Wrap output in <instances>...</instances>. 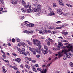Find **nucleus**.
<instances>
[{"label": "nucleus", "mask_w": 73, "mask_h": 73, "mask_svg": "<svg viewBox=\"0 0 73 73\" xmlns=\"http://www.w3.org/2000/svg\"><path fill=\"white\" fill-rule=\"evenodd\" d=\"M58 56L59 57H61L63 56L64 54H66V55L64 56L63 58L64 60H66L67 58L70 59L71 57L70 56H72V55L70 53H67V50L66 49L63 50L61 52H58Z\"/></svg>", "instance_id": "1"}, {"label": "nucleus", "mask_w": 73, "mask_h": 73, "mask_svg": "<svg viewBox=\"0 0 73 73\" xmlns=\"http://www.w3.org/2000/svg\"><path fill=\"white\" fill-rule=\"evenodd\" d=\"M33 43L35 45L39 46L38 50H41V42L37 39H34L33 40Z\"/></svg>", "instance_id": "2"}, {"label": "nucleus", "mask_w": 73, "mask_h": 73, "mask_svg": "<svg viewBox=\"0 0 73 73\" xmlns=\"http://www.w3.org/2000/svg\"><path fill=\"white\" fill-rule=\"evenodd\" d=\"M67 48H68V49H66L67 50V53H69L68 52H69L70 50H71L73 53V48H72V46H71L70 47L67 46Z\"/></svg>", "instance_id": "3"}, {"label": "nucleus", "mask_w": 73, "mask_h": 73, "mask_svg": "<svg viewBox=\"0 0 73 73\" xmlns=\"http://www.w3.org/2000/svg\"><path fill=\"white\" fill-rule=\"evenodd\" d=\"M23 32L28 34V35H33V32L32 31H29L28 30H25L23 31Z\"/></svg>", "instance_id": "4"}, {"label": "nucleus", "mask_w": 73, "mask_h": 73, "mask_svg": "<svg viewBox=\"0 0 73 73\" xmlns=\"http://www.w3.org/2000/svg\"><path fill=\"white\" fill-rule=\"evenodd\" d=\"M37 70H38V71H40L41 73H46V72L47 71V69H46V68L45 69L44 72L43 71V70H42L41 68H37Z\"/></svg>", "instance_id": "5"}, {"label": "nucleus", "mask_w": 73, "mask_h": 73, "mask_svg": "<svg viewBox=\"0 0 73 73\" xmlns=\"http://www.w3.org/2000/svg\"><path fill=\"white\" fill-rule=\"evenodd\" d=\"M42 29L44 31V32L45 33H50L51 32V31L49 30H46V28L44 27H42Z\"/></svg>", "instance_id": "6"}, {"label": "nucleus", "mask_w": 73, "mask_h": 73, "mask_svg": "<svg viewBox=\"0 0 73 73\" xmlns=\"http://www.w3.org/2000/svg\"><path fill=\"white\" fill-rule=\"evenodd\" d=\"M57 13L59 15H63L64 14L63 12H62L61 10L60 9H58L57 10Z\"/></svg>", "instance_id": "7"}, {"label": "nucleus", "mask_w": 73, "mask_h": 73, "mask_svg": "<svg viewBox=\"0 0 73 73\" xmlns=\"http://www.w3.org/2000/svg\"><path fill=\"white\" fill-rule=\"evenodd\" d=\"M14 61H17L18 63L19 64H20V61H21V59L20 58H17V59H13Z\"/></svg>", "instance_id": "8"}, {"label": "nucleus", "mask_w": 73, "mask_h": 73, "mask_svg": "<svg viewBox=\"0 0 73 73\" xmlns=\"http://www.w3.org/2000/svg\"><path fill=\"white\" fill-rule=\"evenodd\" d=\"M32 52L33 54L34 55H36V52H37V48H34L33 49V50L32 51Z\"/></svg>", "instance_id": "9"}, {"label": "nucleus", "mask_w": 73, "mask_h": 73, "mask_svg": "<svg viewBox=\"0 0 73 73\" xmlns=\"http://www.w3.org/2000/svg\"><path fill=\"white\" fill-rule=\"evenodd\" d=\"M19 46H23V47H25V45L24 43H19L18 44Z\"/></svg>", "instance_id": "10"}, {"label": "nucleus", "mask_w": 73, "mask_h": 73, "mask_svg": "<svg viewBox=\"0 0 73 73\" xmlns=\"http://www.w3.org/2000/svg\"><path fill=\"white\" fill-rule=\"evenodd\" d=\"M58 47H60L61 48L62 46H63V44H62L61 42H58Z\"/></svg>", "instance_id": "11"}, {"label": "nucleus", "mask_w": 73, "mask_h": 73, "mask_svg": "<svg viewBox=\"0 0 73 73\" xmlns=\"http://www.w3.org/2000/svg\"><path fill=\"white\" fill-rule=\"evenodd\" d=\"M2 68L3 70V72L4 73H5L7 72V70L5 69V68L4 66H3Z\"/></svg>", "instance_id": "12"}, {"label": "nucleus", "mask_w": 73, "mask_h": 73, "mask_svg": "<svg viewBox=\"0 0 73 73\" xmlns=\"http://www.w3.org/2000/svg\"><path fill=\"white\" fill-rule=\"evenodd\" d=\"M24 7H25V8H29V9H31V5L29 4L27 5H25Z\"/></svg>", "instance_id": "13"}, {"label": "nucleus", "mask_w": 73, "mask_h": 73, "mask_svg": "<svg viewBox=\"0 0 73 73\" xmlns=\"http://www.w3.org/2000/svg\"><path fill=\"white\" fill-rule=\"evenodd\" d=\"M55 13L54 12V11H50V16H53L54 15Z\"/></svg>", "instance_id": "14"}, {"label": "nucleus", "mask_w": 73, "mask_h": 73, "mask_svg": "<svg viewBox=\"0 0 73 73\" xmlns=\"http://www.w3.org/2000/svg\"><path fill=\"white\" fill-rule=\"evenodd\" d=\"M37 8L39 10L41 9V5H40L39 4L37 6Z\"/></svg>", "instance_id": "15"}, {"label": "nucleus", "mask_w": 73, "mask_h": 73, "mask_svg": "<svg viewBox=\"0 0 73 73\" xmlns=\"http://www.w3.org/2000/svg\"><path fill=\"white\" fill-rule=\"evenodd\" d=\"M42 52H43L44 55H45V54L48 53V51L46 50H43Z\"/></svg>", "instance_id": "16"}, {"label": "nucleus", "mask_w": 73, "mask_h": 73, "mask_svg": "<svg viewBox=\"0 0 73 73\" xmlns=\"http://www.w3.org/2000/svg\"><path fill=\"white\" fill-rule=\"evenodd\" d=\"M52 64V63H48L46 66V68H47V69H48V68H49V66H50V65H51V64Z\"/></svg>", "instance_id": "17"}, {"label": "nucleus", "mask_w": 73, "mask_h": 73, "mask_svg": "<svg viewBox=\"0 0 73 73\" xmlns=\"http://www.w3.org/2000/svg\"><path fill=\"white\" fill-rule=\"evenodd\" d=\"M34 9V12H38V9L37 8H35Z\"/></svg>", "instance_id": "18"}, {"label": "nucleus", "mask_w": 73, "mask_h": 73, "mask_svg": "<svg viewBox=\"0 0 73 73\" xmlns=\"http://www.w3.org/2000/svg\"><path fill=\"white\" fill-rule=\"evenodd\" d=\"M39 33L40 34H41L42 35H44V31L42 30H41L39 31Z\"/></svg>", "instance_id": "19"}, {"label": "nucleus", "mask_w": 73, "mask_h": 73, "mask_svg": "<svg viewBox=\"0 0 73 73\" xmlns=\"http://www.w3.org/2000/svg\"><path fill=\"white\" fill-rule=\"evenodd\" d=\"M11 3L13 4H16L17 3V1H13L11 2Z\"/></svg>", "instance_id": "20"}, {"label": "nucleus", "mask_w": 73, "mask_h": 73, "mask_svg": "<svg viewBox=\"0 0 73 73\" xmlns=\"http://www.w3.org/2000/svg\"><path fill=\"white\" fill-rule=\"evenodd\" d=\"M22 3L24 6V5H25V4H26L25 1L24 0H22Z\"/></svg>", "instance_id": "21"}, {"label": "nucleus", "mask_w": 73, "mask_h": 73, "mask_svg": "<svg viewBox=\"0 0 73 73\" xmlns=\"http://www.w3.org/2000/svg\"><path fill=\"white\" fill-rule=\"evenodd\" d=\"M21 10L23 12H26V10L24 8H22Z\"/></svg>", "instance_id": "22"}, {"label": "nucleus", "mask_w": 73, "mask_h": 73, "mask_svg": "<svg viewBox=\"0 0 73 73\" xmlns=\"http://www.w3.org/2000/svg\"><path fill=\"white\" fill-rule=\"evenodd\" d=\"M26 59H28V60H29L30 61H32V59H31L30 58H28V57H25Z\"/></svg>", "instance_id": "23"}, {"label": "nucleus", "mask_w": 73, "mask_h": 73, "mask_svg": "<svg viewBox=\"0 0 73 73\" xmlns=\"http://www.w3.org/2000/svg\"><path fill=\"white\" fill-rule=\"evenodd\" d=\"M34 24H32V23H30L29 24V27H34Z\"/></svg>", "instance_id": "24"}, {"label": "nucleus", "mask_w": 73, "mask_h": 73, "mask_svg": "<svg viewBox=\"0 0 73 73\" xmlns=\"http://www.w3.org/2000/svg\"><path fill=\"white\" fill-rule=\"evenodd\" d=\"M69 65L71 67H73V63L72 62H70L69 63Z\"/></svg>", "instance_id": "25"}, {"label": "nucleus", "mask_w": 73, "mask_h": 73, "mask_svg": "<svg viewBox=\"0 0 73 73\" xmlns=\"http://www.w3.org/2000/svg\"><path fill=\"white\" fill-rule=\"evenodd\" d=\"M66 5L68 7H73V5H69V4H66Z\"/></svg>", "instance_id": "26"}, {"label": "nucleus", "mask_w": 73, "mask_h": 73, "mask_svg": "<svg viewBox=\"0 0 73 73\" xmlns=\"http://www.w3.org/2000/svg\"><path fill=\"white\" fill-rule=\"evenodd\" d=\"M57 32V31H52L51 33H52L53 34H55V33H56Z\"/></svg>", "instance_id": "27"}, {"label": "nucleus", "mask_w": 73, "mask_h": 73, "mask_svg": "<svg viewBox=\"0 0 73 73\" xmlns=\"http://www.w3.org/2000/svg\"><path fill=\"white\" fill-rule=\"evenodd\" d=\"M33 70L35 72H37V70L34 67H33Z\"/></svg>", "instance_id": "28"}, {"label": "nucleus", "mask_w": 73, "mask_h": 73, "mask_svg": "<svg viewBox=\"0 0 73 73\" xmlns=\"http://www.w3.org/2000/svg\"><path fill=\"white\" fill-rule=\"evenodd\" d=\"M42 12L43 13H44L45 14V13H46V10H42Z\"/></svg>", "instance_id": "29"}, {"label": "nucleus", "mask_w": 73, "mask_h": 73, "mask_svg": "<svg viewBox=\"0 0 73 73\" xmlns=\"http://www.w3.org/2000/svg\"><path fill=\"white\" fill-rule=\"evenodd\" d=\"M27 12L28 13H30V12H31V9H29L27 10Z\"/></svg>", "instance_id": "30"}, {"label": "nucleus", "mask_w": 73, "mask_h": 73, "mask_svg": "<svg viewBox=\"0 0 73 73\" xmlns=\"http://www.w3.org/2000/svg\"><path fill=\"white\" fill-rule=\"evenodd\" d=\"M53 5L54 7H57V5L56 3H53Z\"/></svg>", "instance_id": "31"}, {"label": "nucleus", "mask_w": 73, "mask_h": 73, "mask_svg": "<svg viewBox=\"0 0 73 73\" xmlns=\"http://www.w3.org/2000/svg\"><path fill=\"white\" fill-rule=\"evenodd\" d=\"M28 43V44L30 45H32V43L31 42H30L29 41H27Z\"/></svg>", "instance_id": "32"}, {"label": "nucleus", "mask_w": 73, "mask_h": 73, "mask_svg": "<svg viewBox=\"0 0 73 73\" xmlns=\"http://www.w3.org/2000/svg\"><path fill=\"white\" fill-rule=\"evenodd\" d=\"M48 40L50 41V42H51L52 43L53 42V40L52 39H51L49 38L48 39Z\"/></svg>", "instance_id": "33"}, {"label": "nucleus", "mask_w": 73, "mask_h": 73, "mask_svg": "<svg viewBox=\"0 0 73 73\" xmlns=\"http://www.w3.org/2000/svg\"><path fill=\"white\" fill-rule=\"evenodd\" d=\"M44 49H46V50H48V47L46 46H44Z\"/></svg>", "instance_id": "34"}, {"label": "nucleus", "mask_w": 73, "mask_h": 73, "mask_svg": "<svg viewBox=\"0 0 73 73\" xmlns=\"http://www.w3.org/2000/svg\"><path fill=\"white\" fill-rule=\"evenodd\" d=\"M29 49L30 51H31V52H32L33 50V48L31 47H29Z\"/></svg>", "instance_id": "35"}, {"label": "nucleus", "mask_w": 73, "mask_h": 73, "mask_svg": "<svg viewBox=\"0 0 73 73\" xmlns=\"http://www.w3.org/2000/svg\"><path fill=\"white\" fill-rule=\"evenodd\" d=\"M35 12L34 9L33 8L32 9H31V12Z\"/></svg>", "instance_id": "36"}, {"label": "nucleus", "mask_w": 73, "mask_h": 73, "mask_svg": "<svg viewBox=\"0 0 73 73\" xmlns=\"http://www.w3.org/2000/svg\"><path fill=\"white\" fill-rule=\"evenodd\" d=\"M24 16H22L20 18V19H21V20H23V19H24Z\"/></svg>", "instance_id": "37"}, {"label": "nucleus", "mask_w": 73, "mask_h": 73, "mask_svg": "<svg viewBox=\"0 0 73 73\" xmlns=\"http://www.w3.org/2000/svg\"><path fill=\"white\" fill-rule=\"evenodd\" d=\"M41 50H38L37 49L36 50V52H38V53H41Z\"/></svg>", "instance_id": "38"}, {"label": "nucleus", "mask_w": 73, "mask_h": 73, "mask_svg": "<svg viewBox=\"0 0 73 73\" xmlns=\"http://www.w3.org/2000/svg\"><path fill=\"white\" fill-rule=\"evenodd\" d=\"M3 61H5V62H6L9 63V61L8 60H5L4 59H3Z\"/></svg>", "instance_id": "39"}, {"label": "nucleus", "mask_w": 73, "mask_h": 73, "mask_svg": "<svg viewBox=\"0 0 73 73\" xmlns=\"http://www.w3.org/2000/svg\"><path fill=\"white\" fill-rule=\"evenodd\" d=\"M48 28L49 29H54L55 28L54 27H49Z\"/></svg>", "instance_id": "40"}, {"label": "nucleus", "mask_w": 73, "mask_h": 73, "mask_svg": "<svg viewBox=\"0 0 73 73\" xmlns=\"http://www.w3.org/2000/svg\"><path fill=\"white\" fill-rule=\"evenodd\" d=\"M7 66H9L10 67V68H13V67L10 64H7Z\"/></svg>", "instance_id": "41"}, {"label": "nucleus", "mask_w": 73, "mask_h": 73, "mask_svg": "<svg viewBox=\"0 0 73 73\" xmlns=\"http://www.w3.org/2000/svg\"><path fill=\"white\" fill-rule=\"evenodd\" d=\"M25 66H26V68H27V69H30V67L28 66V65H26Z\"/></svg>", "instance_id": "42"}, {"label": "nucleus", "mask_w": 73, "mask_h": 73, "mask_svg": "<svg viewBox=\"0 0 73 73\" xmlns=\"http://www.w3.org/2000/svg\"><path fill=\"white\" fill-rule=\"evenodd\" d=\"M16 40L18 42H19V41H20V39H19V38H16Z\"/></svg>", "instance_id": "43"}, {"label": "nucleus", "mask_w": 73, "mask_h": 73, "mask_svg": "<svg viewBox=\"0 0 73 73\" xmlns=\"http://www.w3.org/2000/svg\"><path fill=\"white\" fill-rule=\"evenodd\" d=\"M2 56H3V57L4 58H5V57H6V55H5V53L3 54L2 55Z\"/></svg>", "instance_id": "44"}, {"label": "nucleus", "mask_w": 73, "mask_h": 73, "mask_svg": "<svg viewBox=\"0 0 73 73\" xmlns=\"http://www.w3.org/2000/svg\"><path fill=\"white\" fill-rule=\"evenodd\" d=\"M68 32H64V35H68Z\"/></svg>", "instance_id": "45"}, {"label": "nucleus", "mask_w": 73, "mask_h": 73, "mask_svg": "<svg viewBox=\"0 0 73 73\" xmlns=\"http://www.w3.org/2000/svg\"><path fill=\"white\" fill-rule=\"evenodd\" d=\"M19 52L20 54H23V51H22V50H21Z\"/></svg>", "instance_id": "46"}, {"label": "nucleus", "mask_w": 73, "mask_h": 73, "mask_svg": "<svg viewBox=\"0 0 73 73\" xmlns=\"http://www.w3.org/2000/svg\"><path fill=\"white\" fill-rule=\"evenodd\" d=\"M61 47H58L57 46V50H60V48H61Z\"/></svg>", "instance_id": "47"}, {"label": "nucleus", "mask_w": 73, "mask_h": 73, "mask_svg": "<svg viewBox=\"0 0 73 73\" xmlns=\"http://www.w3.org/2000/svg\"><path fill=\"white\" fill-rule=\"evenodd\" d=\"M33 6H34V7H37V4L36 3V4H33Z\"/></svg>", "instance_id": "48"}, {"label": "nucleus", "mask_w": 73, "mask_h": 73, "mask_svg": "<svg viewBox=\"0 0 73 73\" xmlns=\"http://www.w3.org/2000/svg\"><path fill=\"white\" fill-rule=\"evenodd\" d=\"M12 55H13V56H14L15 57H16V56H17V55L15 53H12Z\"/></svg>", "instance_id": "49"}, {"label": "nucleus", "mask_w": 73, "mask_h": 73, "mask_svg": "<svg viewBox=\"0 0 73 73\" xmlns=\"http://www.w3.org/2000/svg\"><path fill=\"white\" fill-rule=\"evenodd\" d=\"M13 68L15 70H17V67H16L14 66L13 67Z\"/></svg>", "instance_id": "50"}, {"label": "nucleus", "mask_w": 73, "mask_h": 73, "mask_svg": "<svg viewBox=\"0 0 73 73\" xmlns=\"http://www.w3.org/2000/svg\"><path fill=\"white\" fill-rule=\"evenodd\" d=\"M57 1L59 2H60V3H62L63 2V1L62 0H57Z\"/></svg>", "instance_id": "51"}, {"label": "nucleus", "mask_w": 73, "mask_h": 73, "mask_svg": "<svg viewBox=\"0 0 73 73\" xmlns=\"http://www.w3.org/2000/svg\"><path fill=\"white\" fill-rule=\"evenodd\" d=\"M31 62L33 63H35L36 62V61H35V60H32Z\"/></svg>", "instance_id": "52"}, {"label": "nucleus", "mask_w": 73, "mask_h": 73, "mask_svg": "<svg viewBox=\"0 0 73 73\" xmlns=\"http://www.w3.org/2000/svg\"><path fill=\"white\" fill-rule=\"evenodd\" d=\"M56 29H61L62 28L60 27H56Z\"/></svg>", "instance_id": "53"}, {"label": "nucleus", "mask_w": 73, "mask_h": 73, "mask_svg": "<svg viewBox=\"0 0 73 73\" xmlns=\"http://www.w3.org/2000/svg\"><path fill=\"white\" fill-rule=\"evenodd\" d=\"M12 41L13 42H15V39H12Z\"/></svg>", "instance_id": "54"}, {"label": "nucleus", "mask_w": 73, "mask_h": 73, "mask_svg": "<svg viewBox=\"0 0 73 73\" xmlns=\"http://www.w3.org/2000/svg\"><path fill=\"white\" fill-rule=\"evenodd\" d=\"M62 2H60V3L59 4L60 5H62V6H64V3H62Z\"/></svg>", "instance_id": "55"}, {"label": "nucleus", "mask_w": 73, "mask_h": 73, "mask_svg": "<svg viewBox=\"0 0 73 73\" xmlns=\"http://www.w3.org/2000/svg\"><path fill=\"white\" fill-rule=\"evenodd\" d=\"M47 45H50V43L49 41H48L47 42Z\"/></svg>", "instance_id": "56"}, {"label": "nucleus", "mask_w": 73, "mask_h": 73, "mask_svg": "<svg viewBox=\"0 0 73 73\" xmlns=\"http://www.w3.org/2000/svg\"><path fill=\"white\" fill-rule=\"evenodd\" d=\"M62 23V22L61 21H58L56 22V23H57V24H59V23Z\"/></svg>", "instance_id": "57"}, {"label": "nucleus", "mask_w": 73, "mask_h": 73, "mask_svg": "<svg viewBox=\"0 0 73 73\" xmlns=\"http://www.w3.org/2000/svg\"><path fill=\"white\" fill-rule=\"evenodd\" d=\"M36 15H38V16H40V13H36Z\"/></svg>", "instance_id": "58"}, {"label": "nucleus", "mask_w": 73, "mask_h": 73, "mask_svg": "<svg viewBox=\"0 0 73 73\" xmlns=\"http://www.w3.org/2000/svg\"><path fill=\"white\" fill-rule=\"evenodd\" d=\"M35 66H36V67H39V65H38V64H35Z\"/></svg>", "instance_id": "59"}, {"label": "nucleus", "mask_w": 73, "mask_h": 73, "mask_svg": "<svg viewBox=\"0 0 73 73\" xmlns=\"http://www.w3.org/2000/svg\"><path fill=\"white\" fill-rule=\"evenodd\" d=\"M23 54L25 56H27V52H23Z\"/></svg>", "instance_id": "60"}, {"label": "nucleus", "mask_w": 73, "mask_h": 73, "mask_svg": "<svg viewBox=\"0 0 73 73\" xmlns=\"http://www.w3.org/2000/svg\"><path fill=\"white\" fill-rule=\"evenodd\" d=\"M0 2L2 4H4V1H3V0H0Z\"/></svg>", "instance_id": "61"}, {"label": "nucleus", "mask_w": 73, "mask_h": 73, "mask_svg": "<svg viewBox=\"0 0 73 73\" xmlns=\"http://www.w3.org/2000/svg\"><path fill=\"white\" fill-rule=\"evenodd\" d=\"M48 9L49 11H51L52 10V9L50 7L48 8Z\"/></svg>", "instance_id": "62"}, {"label": "nucleus", "mask_w": 73, "mask_h": 73, "mask_svg": "<svg viewBox=\"0 0 73 73\" xmlns=\"http://www.w3.org/2000/svg\"><path fill=\"white\" fill-rule=\"evenodd\" d=\"M53 50H55V51H56V50H57V48H56L54 47L53 48Z\"/></svg>", "instance_id": "63"}, {"label": "nucleus", "mask_w": 73, "mask_h": 73, "mask_svg": "<svg viewBox=\"0 0 73 73\" xmlns=\"http://www.w3.org/2000/svg\"><path fill=\"white\" fill-rule=\"evenodd\" d=\"M4 46H7V44L5 43H4L3 44Z\"/></svg>", "instance_id": "64"}]
</instances>
